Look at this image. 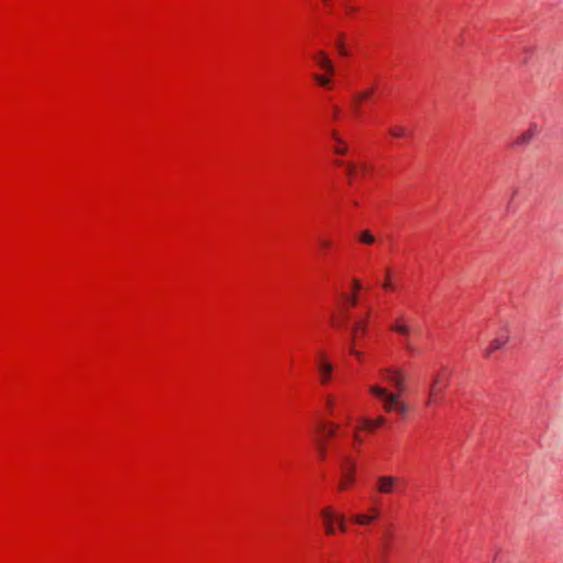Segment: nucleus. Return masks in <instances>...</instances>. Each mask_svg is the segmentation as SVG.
Returning <instances> with one entry per match:
<instances>
[{"label":"nucleus","instance_id":"1","mask_svg":"<svg viewBox=\"0 0 563 563\" xmlns=\"http://www.w3.org/2000/svg\"><path fill=\"white\" fill-rule=\"evenodd\" d=\"M380 375L395 388V391H389L386 387L375 384L369 386V393L382 400L384 411H396L405 417L409 411L408 404L401 400V394L406 390L405 372L397 367H385L380 369Z\"/></svg>","mask_w":563,"mask_h":563},{"label":"nucleus","instance_id":"2","mask_svg":"<svg viewBox=\"0 0 563 563\" xmlns=\"http://www.w3.org/2000/svg\"><path fill=\"white\" fill-rule=\"evenodd\" d=\"M342 479L339 485L340 489L347 488L354 482V472L356 467L355 461L350 455L340 456Z\"/></svg>","mask_w":563,"mask_h":563},{"label":"nucleus","instance_id":"3","mask_svg":"<svg viewBox=\"0 0 563 563\" xmlns=\"http://www.w3.org/2000/svg\"><path fill=\"white\" fill-rule=\"evenodd\" d=\"M316 366L319 373V380L322 385L328 384L331 380L333 365L329 362L325 354L322 351L317 353Z\"/></svg>","mask_w":563,"mask_h":563},{"label":"nucleus","instance_id":"4","mask_svg":"<svg viewBox=\"0 0 563 563\" xmlns=\"http://www.w3.org/2000/svg\"><path fill=\"white\" fill-rule=\"evenodd\" d=\"M398 478L391 475H379L376 477V490L379 494L388 495L397 492Z\"/></svg>","mask_w":563,"mask_h":563},{"label":"nucleus","instance_id":"5","mask_svg":"<svg viewBox=\"0 0 563 563\" xmlns=\"http://www.w3.org/2000/svg\"><path fill=\"white\" fill-rule=\"evenodd\" d=\"M446 386H448V379H444L443 375L441 373H438L433 377L432 383L430 385L429 395H428V399H427V406H432L433 396H435L437 394H442V391L446 388Z\"/></svg>","mask_w":563,"mask_h":563},{"label":"nucleus","instance_id":"6","mask_svg":"<svg viewBox=\"0 0 563 563\" xmlns=\"http://www.w3.org/2000/svg\"><path fill=\"white\" fill-rule=\"evenodd\" d=\"M320 516L324 526V532L327 536H333L334 530V522L336 518V514L334 512L332 507H324L320 511Z\"/></svg>","mask_w":563,"mask_h":563},{"label":"nucleus","instance_id":"7","mask_svg":"<svg viewBox=\"0 0 563 563\" xmlns=\"http://www.w3.org/2000/svg\"><path fill=\"white\" fill-rule=\"evenodd\" d=\"M509 341V335L507 333H500L498 336H496L489 345L484 350V356L486 358L490 357V355L497 351L500 350L503 346H505Z\"/></svg>","mask_w":563,"mask_h":563},{"label":"nucleus","instance_id":"8","mask_svg":"<svg viewBox=\"0 0 563 563\" xmlns=\"http://www.w3.org/2000/svg\"><path fill=\"white\" fill-rule=\"evenodd\" d=\"M538 128L536 124L530 125V128L522 133H520L517 139L514 141V146H526L528 145L537 135Z\"/></svg>","mask_w":563,"mask_h":563},{"label":"nucleus","instance_id":"9","mask_svg":"<svg viewBox=\"0 0 563 563\" xmlns=\"http://www.w3.org/2000/svg\"><path fill=\"white\" fill-rule=\"evenodd\" d=\"M379 516L377 508H371L367 514H355L352 516V520L360 526H366L372 523Z\"/></svg>","mask_w":563,"mask_h":563},{"label":"nucleus","instance_id":"10","mask_svg":"<svg viewBox=\"0 0 563 563\" xmlns=\"http://www.w3.org/2000/svg\"><path fill=\"white\" fill-rule=\"evenodd\" d=\"M366 317H368V314ZM366 323L367 318L354 322V325L351 330V343H355V340L358 335H364L366 333Z\"/></svg>","mask_w":563,"mask_h":563},{"label":"nucleus","instance_id":"11","mask_svg":"<svg viewBox=\"0 0 563 563\" xmlns=\"http://www.w3.org/2000/svg\"><path fill=\"white\" fill-rule=\"evenodd\" d=\"M312 58L316 62V64L322 69H329L330 63H332L327 53L323 51L316 52Z\"/></svg>","mask_w":563,"mask_h":563},{"label":"nucleus","instance_id":"12","mask_svg":"<svg viewBox=\"0 0 563 563\" xmlns=\"http://www.w3.org/2000/svg\"><path fill=\"white\" fill-rule=\"evenodd\" d=\"M362 423L364 429L372 431L375 428H379L385 423V418L383 416H378L375 419L363 418Z\"/></svg>","mask_w":563,"mask_h":563},{"label":"nucleus","instance_id":"13","mask_svg":"<svg viewBox=\"0 0 563 563\" xmlns=\"http://www.w3.org/2000/svg\"><path fill=\"white\" fill-rule=\"evenodd\" d=\"M391 330L404 335V336H409L410 334V328L402 323L400 319H397L395 324L391 325Z\"/></svg>","mask_w":563,"mask_h":563},{"label":"nucleus","instance_id":"14","mask_svg":"<svg viewBox=\"0 0 563 563\" xmlns=\"http://www.w3.org/2000/svg\"><path fill=\"white\" fill-rule=\"evenodd\" d=\"M312 78L321 87L328 88L330 85V77L327 75L313 74Z\"/></svg>","mask_w":563,"mask_h":563},{"label":"nucleus","instance_id":"15","mask_svg":"<svg viewBox=\"0 0 563 563\" xmlns=\"http://www.w3.org/2000/svg\"><path fill=\"white\" fill-rule=\"evenodd\" d=\"M388 132L394 137H402L407 135V129L405 126H390Z\"/></svg>","mask_w":563,"mask_h":563},{"label":"nucleus","instance_id":"16","mask_svg":"<svg viewBox=\"0 0 563 563\" xmlns=\"http://www.w3.org/2000/svg\"><path fill=\"white\" fill-rule=\"evenodd\" d=\"M358 240L364 244H373L375 242L374 235L368 230L362 231Z\"/></svg>","mask_w":563,"mask_h":563},{"label":"nucleus","instance_id":"17","mask_svg":"<svg viewBox=\"0 0 563 563\" xmlns=\"http://www.w3.org/2000/svg\"><path fill=\"white\" fill-rule=\"evenodd\" d=\"M316 446H317V452H318L319 457L321 460L325 459V455H327L325 443L320 439H316Z\"/></svg>","mask_w":563,"mask_h":563},{"label":"nucleus","instance_id":"18","mask_svg":"<svg viewBox=\"0 0 563 563\" xmlns=\"http://www.w3.org/2000/svg\"><path fill=\"white\" fill-rule=\"evenodd\" d=\"M322 428H327L324 433L327 438H332L336 433L338 424L334 422H328Z\"/></svg>","mask_w":563,"mask_h":563},{"label":"nucleus","instance_id":"19","mask_svg":"<svg viewBox=\"0 0 563 563\" xmlns=\"http://www.w3.org/2000/svg\"><path fill=\"white\" fill-rule=\"evenodd\" d=\"M404 347L406 349V351L411 354V355H416L418 353V349L413 345V343L409 340V336H405V340H404Z\"/></svg>","mask_w":563,"mask_h":563},{"label":"nucleus","instance_id":"20","mask_svg":"<svg viewBox=\"0 0 563 563\" xmlns=\"http://www.w3.org/2000/svg\"><path fill=\"white\" fill-rule=\"evenodd\" d=\"M373 92V89H367L365 91H362V92H358L354 96V101L356 102H361L363 100H366L367 98H369V96L372 95Z\"/></svg>","mask_w":563,"mask_h":563},{"label":"nucleus","instance_id":"21","mask_svg":"<svg viewBox=\"0 0 563 563\" xmlns=\"http://www.w3.org/2000/svg\"><path fill=\"white\" fill-rule=\"evenodd\" d=\"M335 522L340 531L344 532L346 530L345 519L343 515L336 514Z\"/></svg>","mask_w":563,"mask_h":563},{"label":"nucleus","instance_id":"22","mask_svg":"<svg viewBox=\"0 0 563 563\" xmlns=\"http://www.w3.org/2000/svg\"><path fill=\"white\" fill-rule=\"evenodd\" d=\"M336 48H338L340 55H342V56H346L347 55V52H346L342 41H338L336 42Z\"/></svg>","mask_w":563,"mask_h":563},{"label":"nucleus","instance_id":"23","mask_svg":"<svg viewBox=\"0 0 563 563\" xmlns=\"http://www.w3.org/2000/svg\"><path fill=\"white\" fill-rule=\"evenodd\" d=\"M354 344L355 343H351L350 344V352L351 354H353L356 358L361 360L362 358V353L360 351H357L355 347H354Z\"/></svg>","mask_w":563,"mask_h":563},{"label":"nucleus","instance_id":"24","mask_svg":"<svg viewBox=\"0 0 563 563\" xmlns=\"http://www.w3.org/2000/svg\"><path fill=\"white\" fill-rule=\"evenodd\" d=\"M347 302L352 307L356 305V296L354 292H351V296L347 298Z\"/></svg>","mask_w":563,"mask_h":563},{"label":"nucleus","instance_id":"25","mask_svg":"<svg viewBox=\"0 0 563 563\" xmlns=\"http://www.w3.org/2000/svg\"><path fill=\"white\" fill-rule=\"evenodd\" d=\"M354 170H355V166L353 164H347L346 165V174L347 176H352L354 174Z\"/></svg>","mask_w":563,"mask_h":563},{"label":"nucleus","instance_id":"26","mask_svg":"<svg viewBox=\"0 0 563 563\" xmlns=\"http://www.w3.org/2000/svg\"><path fill=\"white\" fill-rule=\"evenodd\" d=\"M352 288H353V291H357L358 289H361V284L357 279H352Z\"/></svg>","mask_w":563,"mask_h":563},{"label":"nucleus","instance_id":"27","mask_svg":"<svg viewBox=\"0 0 563 563\" xmlns=\"http://www.w3.org/2000/svg\"><path fill=\"white\" fill-rule=\"evenodd\" d=\"M332 137L334 139V141L338 143V144H343V141L341 140V137L339 136L338 132L336 131H332Z\"/></svg>","mask_w":563,"mask_h":563},{"label":"nucleus","instance_id":"28","mask_svg":"<svg viewBox=\"0 0 563 563\" xmlns=\"http://www.w3.org/2000/svg\"><path fill=\"white\" fill-rule=\"evenodd\" d=\"M327 407H328L330 410H332V409H333V407H334V399H333L331 396H329V397L327 398Z\"/></svg>","mask_w":563,"mask_h":563},{"label":"nucleus","instance_id":"29","mask_svg":"<svg viewBox=\"0 0 563 563\" xmlns=\"http://www.w3.org/2000/svg\"><path fill=\"white\" fill-rule=\"evenodd\" d=\"M327 74V76H332L334 75V66H333V63H330V68L329 69H323Z\"/></svg>","mask_w":563,"mask_h":563},{"label":"nucleus","instance_id":"30","mask_svg":"<svg viewBox=\"0 0 563 563\" xmlns=\"http://www.w3.org/2000/svg\"><path fill=\"white\" fill-rule=\"evenodd\" d=\"M334 152H335L336 154H341V155H343V154H345V152H346V147H345V146H339V147H335V148H334Z\"/></svg>","mask_w":563,"mask_h":563},{"label":"nucleus","instance_id":"31","mask_svg":"<svg viewBox=\"0 0 563 563\" xmlns=\"http://www.w3.org/2000/svg\"><path fill=\"white\" fill-rule=\"evenodd\" d=\"M320 245L322 249H327L330 245V242L328 240H320Z\"/></svg>","mask_w":563,"mask_h":563},{"label":"nucleus","instance_id":"32","mask_svg":"<svg viewBox=\"0 0 563 563\" xmlns=\"http://www.w3.org/2000/svg\"><path fill=\"white\" fill-rule=\"evenodd\" d=\"M383 287H384L385 289H389V288H391V284H390V282L388 280V278H386L385 283L383 284Z\"/></svg>","mask_w":563,"mask_h":563},{"label":"nucleus","instance_id":"33","mask_svg":"<svg viewBox=\"0 0 563 563\" xmlns=\"http://www.w3.org/2000/svg\"><path fill=\"white\" fill-rule=\"evenodd\" d=\"M440 396H441V394H437L435 396H433V402H432V405H434V404H437V402L439 401Z\"/></svg>","mask_w":563,"mask_h":563},{"label":"nucleus","instance_id":"34","mask_svg":"<svg viewBox=\"0 0 563 563\" xmlns=\"http://www.w3.org/2000/svg\"><path fill=\"white\" fill-rule=\"evenodd\" d=\"M388 547H389V545H388V543H387V542H384V543L382 544V550H383V552H386V551L388 550Z\"/></svg>","mask_w":563,"mask_h":563},{"label":"nucleus","instance_id":"35","mask_svg":"<svg viewBox=\"0 0 563 563\" xmlns=\"http://www.w3.org/2000/svg\"><path fill=\"white\" fill-rule=\"evenodd\" d=\"M354 440H355V441H357V442H360V441H361V439H360V437L357 435V433H354Z\"/></svg>","mask_w":563,"mask_h":563},{"label":"nucleus","instance_id":"36","mask_svg":"<svg viewBox=\"0 0 563 563\" xmlns=\"http://www.w3.org/2000/svg\"><path fill=\"white\" fill-rule=\"evenodd\" d=\"M338 112H339V109L335 107V108L333 109V114H334V117H336Z\"/></svg>","mask_w":563,"mask_h":563},{"label":"nucleus","instance_id":"37","mask_svg":"<svg viewBox=\"0 0 563 563\" xmlns=\"http://www.w3.org/2000/svg\"><path fill=\"white\" fill-rule=\"evenodd\" d=\"M358 103H360V102H356V101H355V107H354V111H357V108H358Z\"/></svg>","mask_w":563,"mask_h":563}]
</instances>
